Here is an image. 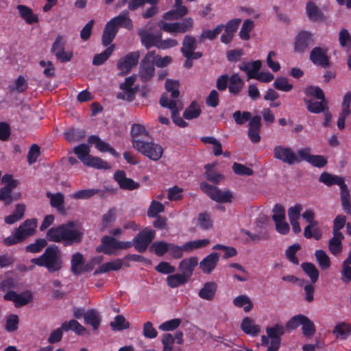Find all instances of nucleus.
<instances>
[{
    "label": "nucleus",
    "mask_w": 351,
    "mask_h": 351,
    "mask_svg": "<svg viewBox=\"0 0 351 351\" xmlns=\"http://www.w3.org/2000/svg\"><path fill=\"white\" fill-rule=\"evenodd\" d=\"M265 330L267 335L271 339L267 351H278L281 343V337L285 333L284 327L282 325L276 324L271 327L267 326Z\"/></svg>",
    "instance_id": "10"
},
{
    "label": "nucleus",
    "mask_w": 351,
    "mask_h": 351,
    "mask_svg": "<svg viewBox=\"0 0 351 351\" xmlns=\"http://www.w3.org/2000/svg\"><path fill=\"white\" fill-rule=\"evenodd\" d=\"M314 44L313 34L308 31L302 30L295 38L294 50L298 53L304 52L310 45Z\"/></svg>",
    "instance_id": "13"
},
{
    "label": "nucleus",
    "mask_w": 351,
    "mask_h": 351,
    "mask_svg": "<svg viewBox=\"0 0 351 351\" xmlns=\"http://www.w3.org/2000/svg\"><path fill=\"white\" fill-rule=\"evenodd\" d=\"M332 234V237L328 241V249L332 254L337 256L342 252V241L344 236L337 233Z\"/></svg>",
    "instance_id": "28"
},
{
    "label": "nucleus",
    "mask_w": 351,
    "mask_h": 351,
    "mask_svg": "<svg viewBox=\"0 0 351 351\" xmlns=\"http://www.w3.org/2000/svg\"><path fill=\"white\" fill-rule=\"evenodd\" d=\"M139 57L140 52L138 51L130 52L118 61L117 69L123 75L128 74L132 67L138 64Z\"/></svg>",
    "instance_id": "11"
},
{
    "label": "nucleus",
    "mask_w": 351,
    "mask_h": 351,
    "mask_svg": "<svg viewBox=\"0 0 351 351\" xmlns=\"http://www.w3.org/2000/svg\"><path fill=\"white\" fill-rule=\"evenodd\" d=\"M328 51L326 47H315L310 52L309 60L313 64L326 69L330 66Z\"/></svg>",
    "instance_id": "9"
},
{
    "label": "nucleus",
    "mask_w": 351,
    "mask_h": 351,
    "mask_svg": "<svg viewBox=\"0 0 351 351\" xmlns=\"http://www.w3.org/2000/svg\"><path fill=\"white\" fill-rule=\"evenodd\" d=\"M274 86L275 88L284 92H289L293 88V85L289 84L287 78L284 77H277L274 82Z\"/></svg>",
    "instance_id": "63"
},
{
    "label": "nucleus",
    "mask_w": 351,
    "mask_h": 351,
    "mask_svg": "<svg viewBox=\"0 0 351 351\" xmlns=\"http://www.w3.org/2000/svg\"><path fill=\"white\" fill-rule=\"evenodd\" d=\"M160 104L164 108L170 109L172 120L176 125L180 128H185L188 125V123H186L180 115L177 102L173 99L169 100L167 93L162 95L160 99Z\"/></svg>",
    "instance_id": "8"
},
{
    "label": "nucleus",
    "mask_w": 351,
    "mask_h": 351,
    "mask_svg": "<svg viewBox=\"0 0 351 351\" xmlns=\"http://www.w3.org/2000/svg\"><path fill=\"white\" fill-rule=\"evenodd\" d=\"M304 237L306 239L313 238L316 241L322 239V232L317 225H308L304 230Z\"/></svg>",
    "instance_id": "49"
},
{
    "label": "nucleus",
    "mask_w": 351,
    "mask_h": 351,
    "mask_svg": "<svg viewBox=\"0 0 351 351\" xmlns=\"http://www.w3.org/2000/svg\"><path fill=\"white\" fill-rule=\"evenodd\" d=\"M132 143L135 149L152 160L157 161L162 156L163 149L157 143L141 140H134Z\"/></svg>",
    "instance_id": "5"
},
{
    "label": "nucleus",
    "mask_w": 351,
    "mask_h": 351,
    "mask_svg": "<svg viewBox=\"0 0 351 351\" xmlns=\"http://www.w3.org/2000/svg\"><path fill=\"white\" fill-rule=\"evenodd\" d=\"M274 156L275 158L282 160L289 165L301 162V158L298 157L290 147L277 145L274 149Z\"/></svg>",
    "instance_id": "12"
},
{
    "label": "nucleus",
    "mask_w": 351,
    "mask_h": 351,
    "mask_svg": "<svg viewBox=\"0 0 351 351\" xmlns=\"http://www.w3.org/2000/svg\"><path fill=\"white\" fill-rule=\"evenodd\" d=\"M232 117L237 125H243L252 118L250 112L240 110L235 111L232 114Z\"/></svg>",
    "instance_id": "61"
},
{
    "label": "nucleus",
    "mask_w": 351,
    "mask_h": 351,
    "mask_svg": "<svg viewBox=\"0 0 351 351\" xmlns=\"http://www.w3.org/2000/svg\"><path fill=\"white\" fill-rule=\"evenodd\" d=\"M302 330L303 335L308 338L311 337L316 331L314 323L307 317H306L305 320L303 322Z\"/></svg>",
    "instance_id": "62"
},
{
    "label": "nucleus",
    "mask_w": 351,
    "mask_h": 351,
    "mask_svg": "<svg viewBox=\"0 0 351 351\" xmlns=\"http://www.w3.org/2000/svg\"><path fill=\"white\" fill-rule=\"evenodd\" d=\"M117 32L118 30L116 29V27L112 25L110 22H107L102 34V45L104 47L110 45L115 38Z\"/></svg>",
    "instance_id": "25"
},
{
    "label": "nucleus",
    "mask_w": 351,
    "mask_h": 351,
    "mask_svg": "<svg viewBox=\"0 0 351 351\" xmlns=\"http://www.w3.org/2000/svg\"><path fill=\"white\" fill-rule=\"evenodd\" d=\"M198 265V259L196 256L184 258L180 262L178 269L181 274L190 279L195 268Z\"/></svg>",
    "instance_id": "19"
},
{
    "label": "nucleus",
    "mask_w": 351,
    "mask_h": 351,
    "mask_svg": "<svg viewBox=\"0 0 351 351\" xmlns=\"http://www.w3.org/2000/svg\"><path fill=\"white\" fill-rule=\"evenodd\" d=\"M223 25H218L213 29H204L200 34L199 38L200 40H213L223 31Z\"/></svg>",
    "instance_id": "44"
},
{
    "label": "nucleus",
    "mask_w": 351,
    "mask_h": 351,
    "mask_svg": "<svg viewBox=\"0 0 351 351\" xmlns=\"http://www.w3.org/2000/svg\"><path fill=\"white\" fill-rule=\"evenodd\" d=\"M333 333L341 339H346L351 335V325L346 323L339 324L334 328Z\"/></svg>",
    "instance_id": "46"
},
{
    "label": "nucleus",
    "mask_w": 351,
    "mask_h": 351,
    "mask_svg": "<svg viewBox=\"0 0 351 351\" xmlns=\"http://www.w3.org/2000/svg\"><path fill=\"white\" fill-rule=\"evenodd\" d=\"M248 137L250 141L256 143L261 141V117L259 115L254 116L248 123Z\"/></svg>",
    "instance_id": "18"
},
{
    "label": "nucleus",
    "mask_w": 351,
    "mask_h": 351,
    "mask_svg": "<svg viewBox=\"0 0 351 351\" xmlns=\"http://www.w3.org/2000/svg\"><path fill=\"white\" fill-rule=\"evenodd\" d=\"M155 74L154 62L142 60L139 66V77L143 82L150 81Z\"/></svg>",
    "instance_id": "23"
},
{
    "label": "nucleus",
    "mask_w": 351,
    "mask_h": 351,
    "mask_svg": "<svg viewBox=\"0 0 351 351\" xmlns=\"http://www.w3.org/2000/svg\"><path fill=\"white\" fill-rule=\"evenodd\" d=\"M165 211V206L160 202L152 200L148 208L147 215L149 217L159 216V214Z\"/></svg>",
    "instance_id": "54"
},
{
    "label": "nucleus",
    "mask_w": 351,
    "mask_h": 351,
    "mask_svg": "<svg viewBox=\"0 0 351 351\" xmlns=\"http://www.w3.org/2000/svg\"><path fill=\"white\" fill-rule=\"evenodd\" d=\"M217 285L215 282H206L199 291V297L206 300H213L217 291Z\"/></svg>",
    "instance_id": "30"
},
{
    "label": "nucleus",
    "mask_w": 351,
    "mask_h": 351,
    "mask_svg": "<svg viewBox=\"0 0 351 351\" xmlns=\"http://www.w3.org/2000/svg\"><path fill=\"white\" fill-rule=\"evenodd\" d=\"M36 219H27L25 220L18 228H15L12 234L5 238L3 243L6 246H12L22 243L27 238L34 234L37 228Z\"/></svg>",
    "instance_id": "4"
},
{
    "label": "nucleus",
    "mask_w": 351,
    "mask_h": 351,
    "mask_svg": "<svg viewBox=\"0 0 351 351\" xmlns=\"http://www.w3.org/2000/svg\"><path fill=\"white\" fill-rule=\"evenodd\" d=\"M233 304L237 307H243L245 312L250 311L253 308V304L250 299L245 295H240L233 300Z\"/></svg>",
    "instance_id": "48"
},
{
    "label": "nucleus",
    "mask_w": 351,
    "mask_h": 351,
    "mask_svg": "<svg viewBox=\"0 0 351 351\" xmlns=\"http://www.w3.org/2000/svg\"><path fill=\"white\" fill-rule=\"evenodd\" d=\"M97 253H103L106 255H117L115 252L117 250V239L114 237L105 235L101 239V244L96 247Z\"/></svg>",
    "instance_id": "16"
},
{
    "label": "nucleus",
    "mask_w": 351,
    "mask_h": 351,
    "mask_svg": "<svg viewBox=\"0 0 351 351\" xmlns=\"http://www.w3.org/2000/svg\"><path fill=\"white\" fill-rule=\"evenodd\" d=\"M85 263V258L81 252L73 254L71 258V271L74 275L82 274V268Z\"/></svg>",
    "instance_id": "27"
},
{
    "label": "nucleus",
    "mask_w": 351,
    "mask_h": 351,
    "mask_svg": "<svg viewBox=\"0 0 351 351\" xmlns=\"http://www.w3.org/2000/svg\"><path fill=\"white\" fill-rule=\"evenodd\" d=\"M84 232L75 227V223L69 221L65 223L49 228L46 233V239H38L34 243L25 246L27 252L37 254L47 245V240L55 243H61L68 247L82 242Z\"/></svg>",
    "instance_id": "1"
},
{
    "label": "nucleus",
    "mask_w": 351,
    "mask_h": 351,
    "mask_svg": "<svg viewBox=\"0 0 351 351\" xmlns=\"http://www.w3.org/2000/svg\"><path fill=\"white\" fill-rule=\"evenodd\" d=\"M261 65L262 62L261 60L243 62L239 65V68L241 71H244L250 79V76H255L256 75L257 72L261 69Z\"/></svg>",
    "instance_id": "29"
},
{
    "label": "nucleus",
    "mask_w": 351,
    "mask_h": 351,
    "mask_svg": "<svg viewBox=\"0 0 351 351\" xmlns=\"http://www.w3.org/2000/svg\"><path fill=\"white\" fill-rule=\"evenodd\" d=\"M188 279L182 274H171L167 276V283L171 288H176L179 286L183 285L188 282Z\"/></svg>",
    "instance_id": "43"
},
{
    "label": "nucleus",
    "mask_w": 351,
    "mask_h": 351,
    "mask_svg": "<svg viewBox=\"0 0 351 351\" xmlns=\"http://www.w3.org/2000/svg\"><path fill=\"white\" fill-rule=\"evenodd\" d=\"M99 193V190L96 189H83L73 193L71 197L75 199H86Z\"/></svg>",
    "instance_id": "58"
},
{
    "label": "nucleus",
    "mask_w": 351,
    "mask_h": 351,
    "mask_svg": "<svg viewBox=\"0 0 351 351\" xmlns=\"http://www.w3.org/2000/svg\"><path fill=\"white\" fill-rule=\"evenodd\" d=\"M47 197L50 199V205L51 207L56 208L60 214H65L66 210L64 207V196L61 193H47Z\"/></svg>",
    "instance_id": "24"
},
{
    "label": "nucleus",
    "mask_w": 351,
    "mask_h": 351,
    "mask_svg": "<svg viewBox=\"0 0 351 351\" xmlns=\"http://www.w3.org/2000/svg\"><path fill=\"white\" fill-rule=\"evenodd\" d=\"M254 23L252 20H245L239 32V37L242 40H248L250 38V33L254 29Z\"/></svg>",
    "instance_id": "56"
},
{
    "label": "nucleus",
    "mask_w": 351,
    "mask_h": 351,
    "mask_svg": "<svg viewBox=\"0 0 351 351\" xmlns=\"http://www.w3.org/2000/svg\"><path fill=\"white\" fill-rule=\"evenodd\" d=\"M301 249L299 243H295L290 245L285 252L286 258L293 264L298 265L299 259L296 256V253Z\"/></svg>",
    "instance_id": "51"
},
{
    "label": "nucleus",
    "mask_w": 351,
    "mask_h": 351,
    "mask_svg": "<svg viewBox=\"0 0 351 351\" xmlns=\"http://www.w3.org/2000/svg\"><path fill=\"white\" fill-rule=\"evenodd\" d=\"M230 84L228 86L229 92L234 95H237L241 90L243 82L239 74H233L229 79Z\"/></svg>",
    "instance_id": "39"
},
{
    "label": "nucleus",
    "mask_w": 351,
    "mask_h": 351,
    "mask_svg": "<svg viewBox=\"0 0 351 351\" xmlns=\"http://www.w3.org/2000/svg\"><path fill=\"white\" fill-rule=\"evenodd\" d=\"M20 17L27 25H33L39 22L38 14H34L32 9L27 5L19 4L16 6Z\"/></svg>",
    "instance_id": "21"
},
{
    "label": "nucleus",
    "mask_w": 351,
    "mask_h": 351,
    "mask_svg": "<svg viewBox=\"0 0 351 351\" xmlns=\"http://www.w3.org/2000/svg\"><path fill=\"white\" fill-rule=\"evenodd\" d=\"M310 148L301 149L298 151V156L302 160H305L316 167H323L327 164L326 158L321 155H311Z\"/></svg>",
    "instance_id": "15"
},
{
    "label": "nucleus",
    "mask_w": 351,
    "mask_h": 351,
    "mask_svg": "<svg viewBox=\"0 0 351 351\" xmlns=\"http://www.w3.org/2000/svg\"><path fill=\"white\" fill-rule=\"evenodd\" d=\"M33 300V295L31 291H26L21 293H17L14 305L16 307H20L29 304Z\"/></svg>",
    "instance_id": "55"
},
{
    "label": "nucleus",
    "mask_w": 351,
    "mask_h": 351,
    "mask_svg": "<svg viewBox=\"0 0 351 351\" xmlns=\"http://www.w3.org/2000/svg\"><path fill=\"white\" fill-rule=\"evenodd\" d=\"M304 103L306 106L307 110L315 114H319L322 112H325L327 109V101H313V100H304Z\"/></svg>",
    "instance_id": "34"
},
{
    "label": "nucleus",
    "mask_w": 351,
    "mask_h": 351,
    "mask_svg": "<svg viewBox=\"0 0 351 351\" xmlns=\"http://www.w3.org/2000/svg\"><path fill=\"white\" fill-rule=\"evenodd\" d=\"M209 243L210 240L208 239L190 241L184 244V252H189L194 250L206 247Z\"/></svg>",
    "instance_id": "50"
},
{
    "label": "nucleus",
    "mask_w": 351,
    "mask_h": 351,
    "mask_svg": "<svg viewBox=\"0 0 351 351\" xmlns=\"http://www.w3.org/2000/svg\"><path fill=\"white\" fill-rule=\"evenodd\" d=\"M114 48V45H111L103 52L95 54L93 59V64L95 66H100L103 64L111 56Z\"/></svg>",
    "instance_id": "38"
},
{
    "label": "nucleus",
    "mask_w": 351,
    "mask_h": 351,
    "mask_svg": "<svg viewBox=\"0 0 351 351\" xmlns=\"http://www.w3.org/2000/svg\"><path fill=\"white\" fill-rule=\"evenodd\" d=\"M86 132L82 129L69 128L64 133V136L69 142H77L83 139Z\"/></svg>",
    "instance_id": "37"
},
{
    "label": "nucleus",
    "mask_w": 351,
    "mask_h": 351,
    "mask_svg": "<svg viewBox=\"0 0 351 351\" xmlns=\"http://www.w3.org/2000/svg\"><path fill=\"white\" fill-rule=\"evenodd\" d=\"M108 22L115 26L117 30H119V27H123L128 29H131L133 27V23L129 17L128 10L122 11L118 16L112 18Z\"/></svg>",
    "instance_id": "22"
},
{
    "label": "nucleus",
    "mask_w": 351,
    "mask_h": 351,
    "mask_svg": "<svg viewBox=\"0 0 351 351\" xmlns=\"http://www.w3.org/2000/svg\"><path fill=\"white\" fill-rule=\"evenodd\" d=\"M319 181L327 186H331L335 184L339 186L341 189V202L343 209L346 214L350 215V194L348 188L345 183L344 178L341 176L332 175L328 172H323L319 178Z\"/></svg>",
    "instance_id": "3"
},
{
    "label": "nucleus",
    "mask_w": 351,
    "mask_h": 351,
    "mask_svg": "<svg viewBox=\"0 0 351 351\" xmlns=\"http://www.w3.org/2000/svg\"><path fill=\"white\" fill-rule=\"evenodd\" d=\"M202 113V110L197 101H193L186 108L183 113V117L187 120H191L197 118Z\"/></svg>",
    "instance_id": "40"
},
{
    "label": "nucleus",
    "mask_w": 351,
    "mask_h": 351,
    "mask_svg": "<svg viewBox=\"0 0 351 351\" xmlns=\"http://www.w3.org/2000/svg\"><path fill=\"white\" fill-rule=\"evenodd\" d=\"M200 189L211 199L219 203H228L232 202L233 196L229 191H222L217 187L212 186L206 182H201Z\"/></svg>",
    "instance_id": "6"
},
{
    "label": "nucleus",
    "mask_w": 351,
    "mask_h": 351,
    "mask_svg": "<svg viewBox=\"0 0 351 351\" xmlns=\"http://www.w3.org/2000/svg\"><path fill=\"white\" fill-rule=\"evenodd\" d=\"M166 90L171 93L173 99L178 98L180 95L179 82L177 80H167L165 82Z\"/></svg>",
    "instance_id": "64"
},
{
    "label": "nucleus",
    "mask_w": 351,
    "mask_h": 351,
    "mask_svg": "<svg viewBox=\"0 0 351 351\" xmlns=\"http://www.w3.org/2000/svg\"><path fill=\"white\" fill-rule=\"evenodd\" d=\"M155 234V231L148 227L140 231L132 240L135 250L139 253L145 252L154 239Z\"/></svg>",
    "instance_id": "7"
},
{
    "label": "nucleus",
    "mask_w": 351,
    "mask_h": 351,
    "mask_svg": "<svg viewBox=\"0 0 351 351\" xmlns=\"http://www.w3.org/2000/svg\"><path fill=\"white\" fill-rule=\"evenodd\" d=\"M114 179L123 190L132 191L140 187V184L132 178L126 177V173L123 170H117L114 174Z\"/></svg>",
    "instance_id": "17"
},
{
    "label": "nucleus",
    "mask_w": 351,
    "mask_h": 351,
    "mask_svg": "<svg viewBox=\"0 0 351 351\" xmlns=\"http://www.w3.org/2000/svg\"><path fill=\"white\" fill-rule=\"evenodd\" d=\"M219 260V254L217 252L210 253L199 263V267L204 274H210L216 267Z\"/></svg>",
    "instance_id": "20"
},
{
    "label": "nucleus",
    "mask_w": 351,
    "mask_h": 351,
    "mask_svg": "<svg viewBox=\"0 0 351 351\" xmlns=\"http://www.w3.org/2000/svg\"><path fill=\"white\" fill-rule=\"evenodd\" d=\"M31 262L45 267L49 273L59 271L63 267L62 252L59 247L54 244L47 246L42 255L31 259Z\"/></svg>",
    "instance_id": "2"
},
{
    "label": "nucleus",
    "mask_w": 351,
    "mask_h": 351,
    "mask_svg": "<svg viewBox=\"0 0 351 351\" xmlns=\"http://www.w3.org/2000/svg\"><path fill=\"white\" fill-rule=\"evenodd\" d=\"M302 270L310 278L311 283H315L318 278L319 272L317 267L311 263H303L301 265Z\"/></svg>",
    "instance_id": "45"
},
{
    "label": "nucleus",
    "mask_w": 351,
    "mask_h": 351,
    "mask_svg": "<svg viewBox=\"0 0 351 351\" xmlns=\"http://www.w3.org/2000/svg\"><path fill=\"white\" fill-rule=\"evenodd\" d=\"M131 136L132 138V141L134 140H138V138L140 136H148L149 132L146 130L144 125L134 123L131 126Z\"/></svg>",
    "instance_id": "57"
},
{
    "label": "nucleus",
    "mask_w": 351,
    "mask_h": 351,
    "mask_svg": "<svg viewBox=\"0 0 351 351\" xmlns=\"http://www.w3.org/2000/svg\"><path fill=\"white\" fill-rule=\"evenodd\" d=\"M197 224L203 230H206L213 227V221L210 215L208 212L201 213L198 215Z\"/></svg>",
    "instance_id": "47"
},
{
    "label": "nucleus",
    "mask_w": 351,
    "mask_h": 351,
    "mask_svg": "<svg viewBox=\"0 0 351 351\" xmlns=\"http://www.w3.org/2000/svg\"><path fill=\"white\" fill-rule=\"evenodd\" d=\"M138 35L141 38V43L147 49H149L152 47L158 48L160 38H162V33L158 32L152 34L149 30L141 29L138 32Z\"/></svg>",
    "instance_id": "14"
},
{
    "label": "nucleus",
    "mask_w": 351,
    "mask_h": 351,
    "mask_svg": "<svg viewBox=\"0 0 351 351\" xmlns=\"http://www.w3.org/2000/svg\"><path fill=\"white\" fill-rule=\"evenodd\" d=\"M136 80L135 76H129L125 79V82L120 84V88L127 95V100L132 101L134 99L135 89L132 88Z\"/></svg>",
    "instance_id": "31"
},
{
    "label": "nucleus",
    "mask_w": 351,
    "mask_h": 351,
    "mask_svg": "<svg viewBox=\"0 0 351 351\" xmlns=\"http://www.w3.org/2000/svg\"><path fill=\"white\" fill-rule=\"evenodd\" d=\"M90 148L88 145L85 143H82L73 149V153L77 156L78 158L83 162L84 164L85 162L88 159V156H90L89 154Z\"/></svg>",
    "instance_id": "52"
},
{
    "label": "nucleus",
    "mask_w": 351,
    "mask_h": 351,
    "mask_svg": "<svg viewBox=\"0 0 351 351\" xmlns=\"http://www.w3.org/2000/svg\"><path fill=\"white\" fill-rule=\"evenodd\" d=\"M122 265V260L117 258L114 261L102 264L95 270L93 275L96 276L100 274L107 273L110 271H118L121 269Z\"/></svg>",
    "instance_id": "26"
},
{
    "label": "nucleus",
    "mask_w": 351,
    "mask_h": 351,
    "mask_svg": "<svg viewBox=\"0 0 351 351\" xmlns=\"http://www.w3.org/2000/svg\"><path fill=\"white\" fill-rule=\"evenodd\" d=\"M84 165L88 167H92L98 169H110V165L106 161L103 160L101 158L89 156Z\"/></svg>",
    "instance_id": "42"
},
{
    "label": "nucleus",
    "mask_w": 351,
    "mask_h": 351,
    "mask_svg": "<svg viewBox=\"0 0 351 351\" xmlns=\"http://www.w3.org/2000/svg\"><path fill=\"white\" fill-rule=\"evenodd\" d=\"M306 12L308 17L311 21H317L323 19V13L313 1L307 2L306 5Z\"/></svg>",
    "instance_id": "33"
},
{
    "label": "nucleus",
    "mask_w": 351,
    "mask_h": 351,
    "mask_svg": "<svg viewBox=\"0 0 351 351\" xmlns=\"http://www.w3.org/2000/svg\"><path fill=\"white\" fill-rule=\"evenodd\" d=\"M316 260L319 266L324 269H328L330 266V261L328 256L323 250H317L315 252Z\"/></svg>",
    "instance_id": "59"
},
{
    "label": "nucleus",
    "mask_w": 351,
    "mask_h": 351,
    "mask_svg": "<svg viewBox=\"0 0 351 351\" xmlns=\"http://www.w3.org/2000/svg\"><path fill=\"white\" fill-rule=\"evenodd\" d=\"M306 96H313L317 99L326 101L324 93L319 86H308L304 90Z\"/></svg>",
    "instance_id": "60"
},
{
    "label": "nucleus",
    "mask_w": 351,
    "mask_h": 351,
    "mask_svg": "<svg viewBox=\"0 0 351 351\" xmlns=\"http://www.w3.org/2000/svg\"><path fill=\"white\" fill-rule=\"evenodd\" d=\"M241 327L245 333L252 336L257 335L260 332V327L254 324V321L248 317L243 319Z\"/></svg>",
    "instance_id": "36"
},
{
    "label": "nucleus",
    "mask_w": 351,
    "mask_h": 351,
    "mask_svg": "<svg viewBox=\"0 0 351 351\" xmlns=\"http://www.w3.org/2000/svg\"><path fill=\"white\" fill-rule=\"evenodd\" d=\"M84 321L87 324L90 325L94 330H97L101 322L100 317L98 313L94 310H88L84 315Z\"/></svg>",
    "instance_id": "41"
},
{
    "label": "nucleus",
    "mask_w": 351,
    "mask_h": 351,
    "mask_svg": "<svg viewBox=\"0 0 351 351\" xmlns=\"http://www.w3.org/2000/svg\"><path fill=\"white\" fill-rule=\"evenodd\" d=\"M169 243L165 241H154L152 243L150 250L153 251L156 256H162L168 252Z\"/></svg>",
    "instance_id": "53"
},
{
    "label": "nucleus",
    "mask_w": 351,
    "mask_h": 351,
    "mask_svg": "<svg viewBox=\"0 0 351 351\" xmlns=\"http://www.w3.org/2000/svg\"><path fill=\"white\" fill-rule=\"evenodd\" d=\"M197 47V41L194 36L187 34L184 36L180 52L182 54H189Z\"/></svg>",
    "instance_id": "32"
},
{
    "label": "nucleus",
    "mask_w": 351,
    "mask_h": 351,
    "mask_svg": "<svg viewBox=\"0 0 351 351\" xmlns=\"http://www.w3.org/2000/svg\"><path fill=\"white\" fill-rule=\"evenodd\" d=\"M204 168L206 169L205 178L208 181L214 184H219L223 179V176L214 169L215 164H207Z\"/></svg>",
    "instance_id": "35"
}]
</instances>
